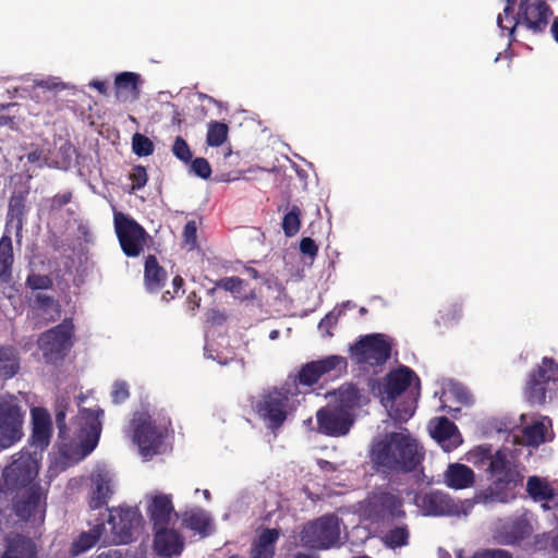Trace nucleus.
Segmentation results:
<instances>
[{
  "label": "nucleus",
  "instance_id": "8fccbe9b",
  "mask_svg": "<svg viewBox=\"0 0 558 558\" xmlns=\"http://www.w3.org/2000/svg\"><path fill=\"white\" fill-rule=\"evenodd\" d=\"M173 155L181 161L189 163L192 159V151L189 144L182 136H177L172 145Z\"/></svg>",
  "mask_w": 558,
  "mask_h": 558
},
{
  "label": "nucleus",
  "instance_id": "c03bdc74",
  "mask_svg": "<svg viewBox=\"0 0 558 558\" xmlns=\"http://www.w3.org/2000/svg\"><path fill=\"white\" fill-rule=\"evenodd\" d=\"M183 523L190 530L197 531L203 534L206 533L209 526L208 518L202 512L186 513L183 519Z\"/></svg>",
  "mask_w": 558,
  "mask_h": 558
},
{
  "label": "nucleus",
  "instance_id": "774afa93",
  "mask_svg": "<svg viewBox=\"0 0 558 558\" xmlns=\"http://www.w3.org/2000/svg\"><path fill=\"white\" fill-rule=\"evenodd\" d=\"M89 85L92 87H94L95 89H97L101 95H107V93H108V85L104 81L94 80L90 82Z\"/></svg>",
  "mask_w": 558,
  "mask_h": 558
},
{
  "label": "nucleus",
  "instance_id": "58836bf2",
  "mask_svg": "<svg viewBox=\"0 0 558 558\" xmlns=\"http://www.w3.org/2000/svg\"><path fill=\"white\" fill-rule=\"evenodd\" d=\"M229 128L223 122L211 121L208 124L206 143L211 147L221 146L228 137Z\"/></svg>",
  "mask_w": 558,
  "mask_h": 558
},
{
  "label": "nucleus",
  "instance_id": "1a4fd4ad",
  "mask_svg": "<svg viewBox=\"0 0 558 558\" xmlns=\"http://www.w3.org/2000/svg\"><path fill=\"white\" fill-rule=\"evenodd\" d=\"M24 411L13 395L0 396V447L9 448L23 436Z\"/></svg>",
  "mask_w": 558,
  "mask_h": 558
},
{
  "label": "nucleus",
  "instance_id": "3c124183",
  "mask_svg": "<svg viewBox=\"0 0 558 558\" xmlns=\"http://www.w3.org/2000/svg\"><path fill=\"white\" fill-rule=\"evenodd\" d=\"M190 171L202 179H209L211 175V167L208 160L203 157L191 159Z\"/></svg>",
  "mask_w": 558,
  "mask_h": 558
},
{
  "label": "nucleus",
  "instance_id": "a211bd4d",
  "mask_svg": "<svg viewBox=\"0 0 558 558\" xmlns=\"http://www.w3.org/2000/svg\"><path fill=\"white\" fill-rule=\"evenodd\" d=\"M174 507L171 497L166 494H157L148 500L147 515L153 524V531L169 526Z\"/></svg>",
  "mask_w": 558,
  "mask_h": 558
},
{
  "label": "nucleus",
  "instance_id": "864d4df0",
  "mask_svg": "<svg viewBox=\"0 0 558 558\" xmlns=\"http://www.w3.org/2000/svg\"><path fill=\"white\" fill-rule=\"evenodd\" d=\"M130 180L133 191L144 187L148 180L146 168L140 165L135 166L130 174Z\"/></svg>",
  "mask_w": 558,
  "mask_h": 558
},
{
  "label": "nucleus",
  "instance_id": "09e8293b",
  "mask_svg": "<svg viewBox=\"0 0 558 558\" xmlns=\"http://www.w3.org/2000/svg\"><path fill=\"white\" fill-rule=\"evenodd\" d=\"M343 314V310L333 308L331 312L325 315L318 324V329L324 336H332L331 329L338 323L339 317Z\"/></svg>",
  "mask_w": 558,
  "mask_h": 558
},
{
  "label": "nucleus",
  "instance_id": "49530a36",
  "mask_svg": "<svg viewBox=\"0 0 558 558\" xmlns=\"http://www.w3.org/2000/svg\"><path fill=\"white\" fill-rule=\"evenodd\" d=\"M244 280L239 277H225L215 282V287L210 289L208 292L214 294L217 288H221L228 292L233 294H238L241 292Z\"/></svg>",
  "mask_w": 558,
  "mask_h": 558
},
{
  "label": "nucleus",
  "instance_id": "9d476101",
  "mask_svg": "<svg viewBox=\"0 0 558 558\" xmlns=\"http://www.w3.org/2000/svg\"><path fill=\"white\" fill-rule=\"evenodd\" d=\"M113 222L122 252L128 257H137L146 245L148 238L146 230L136 220L121 211L114 213Z\"/></svg>",
  "mask_w": 558,
  "mask_h": 558
},
{
  "label": "nucleus",
  "instance_id": "7c9ffc66",
  "mask_svg": "<svg viewBox=\"0 0 558 558\" xmlns=\"http://www.w3.org/2000/svg\"><path fill=\"white\" fill-rule=\"evenodd\" d=\"M75 154L76 148L74 145L65 141L58 147L52 157L46 156L44 158V165L50 168L66 170L71 167Z\"/></svg>",
  "mask_w": 558,
  "mask_h": 558
},
{
  "label": "nucleus",
  "instance_id": "f03ea898",
  "mask_svg": "<svg viewBox=\"0 0 558 558\" xmlns=\"http://www.w3.org/2000/svg\"><path fill=\"white\" fill-rule=\"evenodd\" d=\"M422 458L423 454L418 452L416 441L401 433H393L375 453V461L378 465L404 473L414 471Z\"/></svg>",
  "mask_w": 558,
  "mask_h": 558
},
{
  "label": "nucleus",
  "instance_id": "4468645a",
  "mask_svg": "<svg viewBox=\"0 0 558 558\" xmlns=\"http://www.w3.org/2000/svg\"><path fill=\"white\" fill-rule=\"evenodd\" d=\"M289 401L288 392L275 389L262 397L256 411L269 428L278 429L287 420Z\"/></svg>",
  "mask_w": 558,
  "mask_h": 558
},
{
  "label": "nucleus",
  "instance_id": "4c0bfd02",
  "mask_svg": "<svg viewBox=\"0 0 558 558\" xmlns=\"http://www.w3.org/2000/svg\"><path fill=\"white\" fill-rule=\"evenodd\" d=\"M410 531L408 525L403 524L389 530L383 541L388 548L396 549L409 544Z\"/></svg>",
  "mask_w": 558,
  "mask_h": 558
},
{
  "label": "nucleus",
  "instance_id": "7ed1b4c3",
  "mask_svg": "<svg viewBox=\"0 0 558 558\" xmlns=\"http://www.w3.org/2000/svg\"><path fill=\"white\" fill-rule=\"evenodd\" d=\"M75 327L72 318H64L59 325L41 332L38 349L47 364L61 363L74 345Z\"/></svg>",
  "mask_w": 558,
  "mask_h": 558
},
{
  "label": "nucleus",
  "instance_id": "0e129e2a",
  "mask_svg": "<svg viewBox=\"0 0 558 558\" xmlns=\"http://www.w3.org/2000/svg\"><path fill=\"white\" fill-rule=\"evenodd\" d=\"M207 320L214 325H222L227 320V316L219 310L213 308L207 313Z\"/></svg>",
  "mask_w": 558,
  "mask_h": 558
},
{
  "label": "nucleus",
  "instance_id": "f3484780",
  "mask_svg": "<svg viewBox=\"0 0 558 558\" xmlns=\"http://www.w3.org/2000/svg\"><path fill=\"white\" fill-rule=\"evenodd\" d=\"M154 549L160 557L180 556L184 549V537L174 529L154 531Z\"/></svg>",
  "mask_w": 558,
  "mask_h": 558
},
{
  "label": "nucleus",
  "instance_id": "cd10ccee",
  "mask_svg": "<svg viewBox=\"0 0 558 558\" xmlns=\"http://www.w3.org/2000/svg\"><path fill=\"white\" fill-rule=\"evenodd\" d=\"M93 490L89 498V507L92 509H100L107 505L112 490L110 486V478L106 473L99 472L92 476Z\"/></svg>",
  "mask_w": 558,
  "mask_h": 558
},
{
  "label": "nucleus",
  "instance_id": "13d9d810",
  "mask_svg": "<svg viewBox=\"0 0 558 558\" xmlns=\"http://www.w3.org/2000/svg\"><path fill=\"white\" fill-rule=\"evenodd\" d=\"M196 233H197L196 222L193 220L187 221L183 229V239H184V243L190 245L192 248L195 247L196 242H197Z\"/></svg>",
  "mask_w": 558,
  "mask_h": 558
},
{
  "label": "nucleus",
  "instance_id": "72a5a7b5",
  "mask_svg": "<svg viewBox=\"0 0 558 558\" xmlns=\"http://www.w3.org/2000/svg\"><path fill=\"white\" fill-rule=\"evenodd\" d=\"M104 529L105 526L101 523L97 524L88 532L81 533L80 536L71 545V554L73 556H80L95 546L100 538Z\"/></svg>",
  "mask_w": 558,
  "mask_h": 558
},
{
  "label": "nucleus",
  "instance_id": "f257e3e1",
  "mask_svg": "<svg viewBox=\"0 0 558 558\" xmlns=\"http://www.w3.org/2000/svg\"><path fill=\"white\" fill-rule=\"evenodd\" d=\"M421 380L416 373L405 365L389 371L379 388L381 403L395 421L407 422L416 409Z\"/></svg>",
  "mask_w": 558,
  "mask_h": 558
},
{
  "label": "nucleus",
  "instance_id": "bb28decb",
  "mask_svg": "<svg viewBox=\"0 0 558 558\" xmlns=\"http://www.w3.org/2000/svg\"><path fill=\"white\" fill-rule=\"evenodd\" d=\"M21 371V355L17 348L11 344L0 347V378L8 380Z\"/></svg>",
  "mask_w": 558,
  "mask_h": 558
},
{
  "label": "nucleus",
  "instance_id": "412c9836",
  "mask_svg": "<svg viewBox=\"0 0 558 558\" xmlns=\"http://www.w3.org/2000/svg\"><path fill=\"white\" fill-rule=\"evenodd\" d=\"M0 558H37V546L32 538L11 533L4 538V550Z\"/></svg>",
  "mask_w": 558,
  "mask_h": 558
},
{
  "label": "nucleus",
  "instance_id": "9b49d317",
  "mask_svg": "<svg viewBox=\"0 0 558 558\" xmlns=\"http://www.w3.org/2000/svg\"><path fill=\"white\" fill-rule=\"evenodd\" d=\"M365 513L373 522L395 521L405 517L402 499L387 490H376L368 495Z\"/></svg>",
  "mask_w": 558,
  "mask_h": 558
},
{
  "label": "nucleus",
  "instance_id": "6ab92c4d",
  "mask_svg": "<svg viewBox=\"0 0 558 558\" xmlns=\"http://www.w3.org/2000/svg\"><path fill=\"white\" fill-rule=\"evenodd\" d=\"M33 430L31 444L41 451L49 446L52 435V423L48 411L44 408L32 409Z\"/></svg>",
  "mask_w": 558,
  "mask_h": 558
},
{
  "label": "nucleus",
  "instance_id": "e2e57ef3",
  "mask_svg": "<svg viewBox=\"0 0 558 558\" xmlns=\"http://www.w3.org/2000/svg\"><path fill=\"white\" fill-rule=\"evenodd\" d=\"M185 305L189 312L195 314L201 306V296L195 291H192L186 298Z\"/></svg>",
  "mask_w": 558,
  "mask_h": 558
},
{
  "label": "nucleus",
  "instance_id": "2eb2a0df",
  "mask_svg": "<svg viewBox=\"0 0 558 558\" xmlns=\"http://www.w3.org/2000/svg\"><path fill=\"white\" fill-rule=\"evenodd\" d=\"M488 472L496 477L493 485L487 489L488 496L492 500L504 501L506 493L499 489L510 484L517 483L518 472L512 468L507 454L502 450H497L487 468Z\"/></svg>",
  "mask_w": 558,
  "mask_h": 558
},
{
  "label": "nucleus",
  "instance_id": "680f3d73",
  "mask_svg": "<svg viewBox=\"0 0 558 558\" xmlns=\"http://www.w3.org/2000/svg\"><path fill=\"white\" fill-rule=\"evenodd\" d=\"M56 425L59 430V437L60 438H66L68 437V426L65 423V411L60 409L56 412Z\"/></svg>",
  "mask_w": 558,
  "mask_h": 558
},
{
  "label": "nucleus",
  "instance_id": "ddd939ff",
  "mask_svg": "<svg viewBox=\"0 0 558 558\" xmlns=\"http://www.w3.org/2000/svg\"><path fill=\"white\" fill-rule=\"evenodd\" d=\"M143 521L137 508L126 507L110 510L108 524L111 526L113 541L118 544H129L134 541Z\"/></svg>",
  "mask_w": 558,
  "mask_h": 558
},
{
  "label": "nucleus",
  "instance_id": "6e6d98bb",
  "mask_svg": "<svg viewBox=\"0 0 558 558\" xmlns=\"http://www.w3.org/2000/svg\"><path fill=\"white\" fill-rule=\"evenodd\" d=\"M471 558H513L512 554L501 548H483L476 550Z\"/></svg>",
  "mask_w": 558,
  "mask_h": 558
},
{
  "label": "nucleus",
  "instance_id": "393cba45",
  "mask_svg": "<svg viewBox=\"0 0 558 558\" xmlns=\"http://www.w3.org/2000/svg\"><path fill=\"white\" fill-rule=\"evenodd\" d=\"M168 275L166 269L158 263L155 255H148L144 265V286L150 293L159 292L166 281Z\"/></svg>",
  "mask_w": 558,
  "mask_h": 558
},
{
  "label": "nucleus",
  "instance_id": "5fc2aeb1",
  "mask_svg": "<svg viewBox=\"0 0 558 558\" xmlns=\"http://www.w3.org/2000/svg\"><path fill=\"white\" fill-rule=\"evenodd\" d=\"M130 397L129 386L125 381H116L112 387L111 398L116 404H121Z\"/></svg>",
  "mask_w": 558,
  "mask_h": 558
},
{
  "label": "nucleus",
  "instance_id": "4d7b16f0",
  "mask_svg": "<svg viewBox=\"0 0 558 558\" xmlns=\"http://www.w3.org/2000/svg\"><path fill=\"white\" fill-rule=\"evenodd\" d=\"M183 286H184V280L181 276H175L173 279H172V288H173V291H165L161 295V299L166 302H169L171 300H173L174 298L179 296L180 294L183 293Z\"/></svg>",
  "mask_w": 558,
  "mask_h": 558
},
{
  "label": "nucleus",
  "instance_id": "c9c22d12",
  "mask_svg": "<svg viewBox=\"0 0 558 558\" xmlns=\"http://www.w3.org/2000/svg\"><path fill=\"white\" fill-rule=\"evenodd\" d=\"M558 373V363L551 357H543L542 364L534 368L529 379H535V381L547 385L555 378Z\"/></svg>",
  "mask_w": 558,
  "mask_h": 558
},
{
  "label": "nucleus",
  "instance_id": "69168bd1",
  "mask_svg": "<svg viewBox=\"0 0 558 558\" xmlns=\"http://www.w3.org/2000/svg\"><path fill=\"white\" fill-rule=\"evenodd\" d=\"M27 161L31 162V163H35L37 161H40L43 160L44 161V158L46 156H43V151L41 150H33L31 153L27 154ZM44 162L39 165V167H44Z\"/></svg>",
  "mask_w": 558,
  "mask_h": 558
},
{
  "label": "nucleus",
  "instance_id": "f8f14e48",
  "mask_svg": "<svg viewBox=\"0 0 558 558\" xmlns=\"http://www.w3.org/2000/svg\"><path fill=\"white\" fill-rule=\"evenodd\" d=\"M354 420V413L328 403L316 412L317 432L328 437H342L349 434Z\"/></svg>",
  "mask_w": 558,
  "mask_h": 558
},
{
  "label": "nucleus",
  "instance_id": "b1692460",
  "mask_svg": "<svg viewBox=\"0 0 558 558\" xmlns=\"http://www.w3.org/2000/svg\"><path fill=\"white\" fill-rule=\"evenodd\" d=\"M279 538V529H264L252 543L250 558H274Z\"/></svg>",
  "mask_w": 558,
  "mask_h": 558
},
{
  "label": "nucleus",
  "instance_id": "473e14b6",
  "mask_svg": "<svg viewBox=\"0 0 558 558\" xmlns=\"http://www.w3.org/2000/svg\"><path fill=\"white\" fill-rule=\"evenodd\" d=\"M360 389L353 384H347L339 388L337 401L333 403L341 407L349 413H354V410L361 405Z\"/></svg>",
  "mask_w": 558,
  "mask_h": 558
},
{
  "label": "nucleus",
  "instance_id": "338daca9",
  "mask_svg": "<svg viewBox=\"0 0 558 558\" xmlns=\"http://www.w3.org/2000/svg\"><path fill=\"white\" fill-rule=\"evenodd\" d=\"M9 126L11 130H17L15 119L10 116H0V128Z\"/></svg>",
  "mask_w": 558,
  "mask_h": 558
},
{
  "label": "nucleus",
  "instance_id": "5701e85b",
  "mask_svg": "<svg viewBox=\"0 0 558 558\" xmlns=\"http://www.w3.org/2000/svg\"><path fill=\"white\" fill-rule=\"evenodd\" d=\"M417 505L426 515H445L452 512V499L445 493L434 490L418 497Z\"/></svg>",
  "mask_w": 558,
  "mask_h": 558
},
{
  "label": "nucleus",
  "instance_id": "e433bc0d",
  "mask_svg": "<svg viewBox=\"0 0 558 558\" xmlns=\"http://www.w3.org/2000/svg\"><path fill=\"white\" fill-rule=\"evenodd\" d=\"M463 317V305L460 302H453L445 305L438 312L437 324L442 326L457 325Z\"/></svg>",
  "mask_w": 558,
  "mask_h": 558
},
{
  "label": "nucleus",
  "instance_id": "a19ab883",
  "mask_svg": "<svg viewBox=\"0 0 558 558\" xmlns=\"http://www.w3.org/2000/svg\"><path fill=\"white\" fill-rule=\"evenodd\" d=\"M301 209L293 205L291 209L283 216L282 230L286 236L291 238L295 235L301 228Z\"/></svg>",
  "mask_w": 558,
  "mask_h": 558
},
{
  "label": "nucleus",
  "instance_id": "20e7f679",
  "mask_svg": "<svg viewBox=\"0 0 558 558\" xmlns=\"http://www.w3.org/2000/svg\"><path fill=\"white\" fill-rule=\"evenodd\" d=\"M39 473V457L37 452H29L22 449L12 457V461L3 469L2 487L3 492L21 490L28 488L35 482Z\"/></svg>",
  "mask_w": 558,
  "mask_h": 558
},
{
  "label": "nucleus",
  "instance_id": "39448f33",
  "mask_svg": "<svg viewBox=\"0 0 558 558\" xmlns=\"http://www.w3.org/2000/svg\"><path fill=\"white\" fill-rule=\"evenodd\" d=\"M12 495V511L22 521L43 523L47 508V490L40 484H33L21 490L4 492Z\"/></svg>",
  "mask_w": 558,
  "mask_h": 558
},
{
  "label": "nucleus",
  "instance_id": "bf43d9fd",
  "mask_svg": "<svg viewBox=\"0 0 558 558\" xmlns=\"http://www.w3.org/2000/svg\"><path fill=\"white\" fill-rule=\"evenodd\" d=\"M300 251L310 257H315L318 253V246L311 238H303L300 242Z\"/></svg>",
  "mask_w": 558,
  "mask_h": 558
},
{
  "label": "nucleus",
  "instance_id": "37998d69",
  "mask_svg": "<svg viewBox=\"0 0 558 558\" xmlns=\"http://www.w3.org/2000/svg\"><path fill=\"white\" fill-rule=\"evenodd\" d=\"M132 148L138 157H147L154 153V143L147 136L135 133L132 137Z\"/></svg>",
  "mask_w": 558,
  "mask_h": 558
},
{
  "label": "nucleus",
  "instance_id": "052dcab7",
  "mask_svg": "<svg viewBox=\"0 0 558 558\" xmlns=\"http://www.w3.org/2000/svg\"><path fill=\"white\" fill-rule=\"evenodd\" d=\"M73 194L71 191L56 194L51 199V208L60 209L72 201Z\"/></svg>",
  "mask_w": 558,
  "mask_h": 558
},
{
  "label": "nucleus",
  "instance_id": "f704fd0d",
  "mask_svg": "<svg viewBox=\"0 0 558 558\" xmlns=\"http://www.w3.org/2000/svg\"><path fill=\"white\" fill-rule=\"evenodd\" d=\"M526 492L535 501H549L554 498V489L551 486L537 476L529 477Z\"/></svg>",
  "mask_w": 558,
  "mask_h": 558
},
{
  "label": "nucleus",
  "instance_id": "ea45409f",
  "mask_svg": "<svg viewBox=\"0 0 558 558\" xmlns=\"http://www.w3.org/2000/svg\"><path fill=\"white\" fill-rule=\"evenodd\" d=\"M546 427L542 422L527 425L522 430L524 444L530 447H538L545 441Z\"/></svg>",
  "mask_w": 558,
  "mask_h": 558
},
{
  "label": "nucleus",
  "instance_id": "a18cd8bd",
  "mask_svg": "<svg viewBox=\"0 0 558 558\" xmlns=\"http://www.w3.org/2000/svg\"><path fill=\"white\" fill-rule=\"evenodd\" d=\"M494 453L492 452L490 445L477 446L469 452L468 460L475 466H483L486 463L489 464Z\"/></svg>",
  "mask_w": 558,
  "mask_h": 558
},
{
  "label": "nucleus",
  "instance_id": "dca6fc26",
  "mask_svg": "<svg viewBox=\"0 0 558 558\" xmlns=\"http://www.w3.org/2000/svg\"><path fill=\"white\" fill-rule=\"evenodd\" d=\"M348 368L347 359L341 355H329L324 359L308 362L299 371L296 376L298 384L303 386H313L323 375L335 373L339 375L345 373Z\"/></svg>",
  "mask_w": 558,
  "mask_h": 558
},
{
  "label": "nucleus",
  "instance_id": "4be33fe9",
  "mask_svg": "<svg viewBox=\"0 0 558 558\" xmlns=\"http://www.w3.org/2000/svg\"><path fill=\"white\" fill-rule=\"evenodd\" d=\"M432 436L447 451L456 449L462 442L457 425L446 416L437 418Z\"/></svg>",
  "mask_w": 558,
  "mask_h": 558
},
{
  "label": "nucleus",
  "instance_id": "6e6552de",
  "mask_svg": "<svg viewBox=\"0 0 558 558\" xmlns=\"http://www.w3.org/2000/svg\"><path fill=\"white\" fill-rule=\"evenodd\" d=\"M340 526L336 515H323L304 524L301 544L310 549H328L339 543Z\"/></svg>",
  "mask_w": 558,
  "mask_h": 558
},
{
  "label": "nucleus",
  "instance_id": "423d86ee",
  "mask_svg": "<svg viewBox=\"0 0 558 558\" xmlns=\"http://www.w3.org/2000/svg\"><path fill=\"white\" fill-rule=\"evenodd\" d=\"M391 350L392 339L384 333H371L350 347V357L355 364L377 367L390 359Z\"/></svg>",
  "mask_w": 558,
  "mask_h": 558
},
{
  "label": "nucleus",
  "instance_id": "c756f323",
  "mask_svg": "<svg viewBox=\"0 0 558 558\" xmlns=\"http://www.w3.org/2000/svg\"><path fill=\"white\" fill-rule=\"evenodd\" d=\"M26 192L13 193L9 199L8 220L15 223L17 233L22 231L27 214Z\"/></svg>",
  "mask_w": 558,
  "mask_h": 558
},
{
  "label": "nucleus",
  "instance_id": "0eeeda50",
  "mask_svg": "<svg viewBox=\"0 0 558 558\" xmlns=\"http://www.w3.org/2000/svg\"><path fill=\"white\" fill-rule=\"evenodd\" d=\"M131 425L133 441L138 446L141 453L145 458L159 453L167 428L157 425L147 412L134 413Z\"/></svg>",
  "mask_w": 558,
  "mask_h": 558
},
{
  "label": "nucleus",
  "instance_id": "a878e982",
  "mask_svg": "<svg viewBox=\"0 0 558 558\" xmlns=\"http://www.w3.org/2000/svg\"><path fill=\"white\" fill-rule=\"evenodd\" d=\"M445 484L453 489H465L472 487L475 482L473 470L462 463H451L445 474Z\"/></svg>",
  "mask_w": 558,
  "mask_h": 558
},
{
  "label": "nucleus",
  "instance_id": "2f4dec72",
  "mask_svg": "<svg viewBox=\"0 0 558 558\" xmlns=\"http://www.w3.org/2000/svg\"><path fill=\"white\" fill-rule=\"evenodd\" d=\"M532 532L531 523L524 518H518L504 525L505 542L511 545L530 537Z\"/></svg>",
  "mask_w": 558,
  "mask_h": 558
},
{
  "label": "nucleus",
  "instance_id": "603ef678",
  "mask_svg": "<svg viewBox=\"0 0 558 558\" xmlns=\"http://www.w3.org/2000/svg\"><path fill=\"white\" fill-rule=\"evenodd\" d=\"M34 304L44 313H46L49 308H53L58 315L60 314V304L57 300H54L53 296L37 293L34 298Z\"/></svg>",
  "mask_w": 558,
  "mask_h": 558
},
{
  "label": "nucleus",
  "instance_id": "de8ad7c7",
  "mask_svg": "<svg viewBox=\"0 0 558 558\" xmlns=\"http://www.w3.org/2000/svg\"><path fill=\"white\" fill-rule=\"evenodd\" d=\"M26 286L32 290H48L53 287V280L48 275L33 272L27 276Z\"/></svg>",
  "mask_w": 558,
  "mask_h": 558
},
{
  "label": "nucleus",
  "instance_id": "79ce46f5",
  "mask_svg": "<svg viewBox=\"0 0 558 558\" xmlns=\"http://www.w3.org/2000/svg\"><path fill=\"white\" fill-rule=\"evenodd\" d=\"M546 385L529 379L525 388V398L532 405H542L546 401Z\"/></svg>",
  "mask_w": 558,
  "mask_h": 558
},
{
  "label": "nucleus",
  "instance_id": "c85d7f7f",
  "mask_svg": "<svg viewBox=\"0 0 558 558\" xmlns=\"http://www.w3.org/2000/svg\"><path fill=\"white\" fill-rule=\"evenodd\" d=\"M14 254L12 239L8 234L0 238V282L10 283L13 279Z\"/></svg>",
  "mask_w": 558,
  "mask_h": 558
},
{
  "label": "nucleus",
  "instance_id": "aec40b11",
  "mask_svg": "<svg viewBox=\"0 0 558 558\" xmlns=\"http://www.w3.org/2000/svg\"><path fill=\"white\" fill-rule=\"evenodd\" d=\"M143 80L138 73L121 72L114 78V92L117 100L121 102H134L141 97Z\"/></svg>",
  "mask_w": 558,
  "mask_h": 558
}]
</instances>
